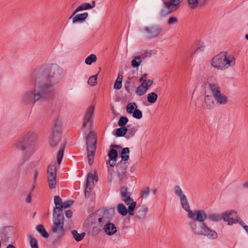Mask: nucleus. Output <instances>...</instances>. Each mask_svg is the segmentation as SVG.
<instances>
[{"mask_svg":"<svg viewBox=\"0 0 248 248\" xmlns=\"http://www.w3.org/2000/svg\"><path fill=\"white\" fill-rule=\"evenodd\" d=\"M62 73L61 68L56 64H51L34 71L32 78L40 100L48 101L54 98L55 95L54 85L60 80Z\"/></svg>","mask_w":248,"mask_h":248,"instance_id":"1","label":"nucleus"},{"mask_svg":"<svg viewBox=\"0 0 248 248\" xmlns=\"http://www.w3.org/2000/svg\"><path fill=\"white\" fill-rule=\"evenodd\" d=\"M54 202L55 206L53 210V226L51 228L52 232L56 233L57 236L54 237L52 241L53 245H58L60 244L61 239L64 235V216L62 213L60 212L61 206L62 204V199L59 196H55Z\"/></svg>","mask_w":248,"mask_h":248,"instance_id":"2","label":"nucleus"},{"mask_svg":"<svg viewBox=\"0 0 248 248\" xmlns=\"http://www.w3.org/2000/svg\"><path fill=\"white\" fill-rule=\"evenodd\" d=\"M122 200L127 205H129L128 209L123 203H119L117 207V211L121 215L125 216L128 213L129 215H134V210L137 205V202H134L131 198V193L127 192V187L124 186L120 189Z\"/></svg>","mask_w":248,"mask_h":248,"instance_id":"3","label":"nucleus"},{"mask_svg":"<svg viewBox=\"0 0 248 248\" xmlns=\"http://www.w3.org/2000/svg\"><path fill=\"white\" fill-rule=\"evenodd\" d=\"M211 63L214 68L224 70L235 65V58L227 52L223 51L215 56L212 59Z\"/></svg>","mask_w":248,"mask_h":248,"instance_id":"4","label":"nucleus"},{"mask_svg":"<svg viewBox=\"0 0 248 248\" xmlns=\"http://www.w3.org/2000/svg\"><path fill=\"white\" fill-rule=\"evenodd\" d=\"M189 225L196 234L206 235L211 239H216L217 237L216 232L211 230L204 222L197 223L192 221L189 223Z\"/></svg>","mask_w":248,"mask_h":248,"instance_id":"5","label":"nucleus"},{"mask_svg":"<svg viewBox=\"0 0 248 248\" xmlns=\"http://www.w3.org/2000/svg\"><path fill=\"white\" fill-rule=\"evenodd\" d=\"M61 121L57 118L51 128V132L48 141L49 145L52 149H56L61 141L62 130Z\"/></svg>","mask_w":248,"mask_h":248,"instance_id":"6","label":"nucleus"},{"mask_svg":"<svg viewBox=\"0 0 248 248\" xmlns=\"http://www.w3.org/2000/svg\"><path fill=\"white\" fill-rule=\"evenodd\" d=\"M162 31V27L158 25H152L140 29V32L144 35V38L147 40H151L158 37Z\"/></svg>","mask_w":248,"mask_h":248,"instance_id":"7","label":"nucleus"},{"mask_svg":"<svg viewBox=\"0 0 248 248\" xmlns=\"http://www.w3.org/2000/svg\"><path fill=\"white\" fill-rule=\"evenodd\" d=\"M32 140V134L29 132L25 136L19 138L16 142L15 146L18 149L21 150L26 155V153L31 146Z\"/></svg>","mask_w":248,"mask_h":248,"instance_id":"8","label":"nucleus"},{"mask_svg":"<svg viewBox=\"0 0 248 248\" xmlns=\"http://www.w3.org/2000/svg\"><path fill=\"white\" fill-rule=\"evenodd\" d=\"M209 89L211 91L214 98L218 104L225 105L228 102V97L221 93L219 86L217 84H209Z\"/></svg>","mask_w":248,"mask_h":248,"instance_id":"9","label":"nucleus"},{"mask_svg":"<svg viewBox=\"0 0 248 248\" xmlns=\"http://www.w3.org/2000/svg\"><path fill=\"white\" fill-rule=\"evenodd\" d=\"M37 93L35 87L33 91L27 92L23 97V101L27 104H34L39 101L40 97Z\"/></svg>","mask_w":248,"mask_h":248,"instance_id":"10","label":"nucleus"},{"mask_svg":"<svg viewBox=\"0 0 248 248\" xmlns=\"http://www.w3.org/2000/svg\"><path fill=\"white\" fill-rule=\"evenodd\" d=\"M188 217L194 221H197L199 223H203L207 218V215L203 210H195L193 212L190 211L188 213Z\"/></svg>","mask_w":248,"mask_h":248,"instance_id":"11","label":"nucleus"},{"mask_svg":"<svg viewBox=\"0 0 248 248\" xmlns=\"http://www.w3.org/2000/svg\"><path fill=\"white\" fill-rule=\"evenodd\" d=\"M94 110V107L90 106L87 110L85 117L83 126L84 128H90L93 123V117Z\"/></svg>","mask_w":248,"mask_h":248,"instance_id":"12","label":"nucleus"},{"mask_svg":"<svg viewBox=\"0 0 248 248\" xmlns=\"http://www.w3.org/2000/svg\"><path fill=\"white\" fill-rule=\"evenodd\" d=\"M15 229L13 227L10 226L3 227L0 232L1 240L3 242L9 241Z\"/></svg>","mask_w":248,"mask_h":248,"instance_id":"13","label":"nucleus"},{"mask_svg":"<svg viewBox=\"0 0 248 248\" xmlns=\"http://www.w3.org/2000/svg\"><path fill=\"white\" fill-rule=\"evenodd\" d=\"M95 179L96 181L98 180L97 176H93V175L91 172H89L87 175V177L86 179L84 194L85 197H89L90 196V193L91 192V183L92 182L93 185V180Z\"/></svg>","mask_w":248,"mask_h":248,"instance_id":"14","label":"nucleus"},{"mask_svg":"<svg viewBox=\"0 0 248 248\" xmlns=\"http://www.w3.org/2000/svg\"><path fill=\"white\" fill-rule=\"evenodd\" d=\"M95 6V1L94 0L92 1V4L87 2L83 3L76 9V10L72 13V14L69 18H71L77 13L78 12L91 9Z\"/></svg>","mask_w":248,"mask_h":248,"instance_id":"15","label":"nucleus"},{"mask_svg":"<svg viewBox=\"0 0 248 248\" xmlns=\"http://www.w3.org/2000/svg\"><path fill=\"white\" fill-rule=\"evenodd\" d=\"M183 0H170V1L165 2L166 7L169 10L168 13L170 14L172 12L176 11L179 6L180 4Z\"/></svg>","mask_w":248,"mask_h":248,"instance_id":"16","label":"nucleus"},{"mask_svg":"<svg viewBox=\"0 0 248 248\" xmlns=\"http://www.w3.org/2000/svg\"><path fill=\"white\" fill-rule=\"evenodd\" d=\"M87 148L96 147V138L94 132L90 131L86 137Z\"/></svg>","mask_w":248,"mask_h":248,"instance_id":"17","label":"nucleus"},{"mask_svg":"<svg viewBox=\"0 0 248 248\" xmlns=\"http://www.w3.org/2000/svg\"><path fill=\"white\" fill-rule=\"evenodd\" d=\"M108 156L109 157L108 163L107 162V164L109 163L110 167H113L116 165L115 162L117 160V151L114 149H110L108 153Z\"/></svg>","mask_w":248,"mask_h":248,"instance_id":"18","label":"nucleus"},{"mask_svg":"<svg viewBox=\"0 0 248 248\" xmlns=\"http://www.w3.org/2000/svg\"><path fill=\"white\" fill-rule=\"evenodd\" d=\"M103 230L108 235H112L117 232L116 227L113 223L110 222L105 224V226L103 227Z\"/></svg>","mask_w":248,"mask_h":248,"instance_id":"19","label":"nucleus"},{"mask_svg":"<svg viewBox=\"0 0 248 248\" xmlns=\"http://www.w3.org/2000/svg\"><path fill=\"white\" fill-rule=\"evenodd\" d=\"M148 209L144 205L138 206L136 208V216L137 217L143 219L146 216Z\"/></svg>","mask_w":248,"mask_h":248,"instance_id":"20","label":"nucleus"},{"mask_svg":"<svg viewBox=\"0 0 248 248\" xmlns=\"http://www.w3.org/2000/svg\"><path fill=\"white\" fill-rule=\"evenodd\" d=\"M88 13H84L82 14H79L76 15L74 16L72 19V23L75 24L77 23H82L85 21V20L88 17Z\"/></svg>","mask_w":248,"mask_h":248,"instance_id":"21","label":"nucleus"},{"mask_svg":"<svg viewBox=\"0 0 248 248\" xmlns=\"http://www.w3.org/2000/svg\"><path fill=\"white\" fill-rule=\"evenodd\" d=\"M96 148V147L87 148L88 161L90 166H92L93 163Z\"/></svg>","mask_w":248,"mask_h":248,"instance_id":"22","label":"nucleus"},{"mask_svg":"<svg viewBox=\"0 0 248 248\" xmlns=\"http://www.w3.org/2000/svg\"><path fill=\"white\" fill-rule=\"evenodd\" d=\"M128 162L120 161L116 165V171L120 172H127Z\"/></svg>","mask_w":248,"mask_h":248,"instance_id":"23","label":"nucleus"},{"mask_svg":"<svg viewBox=\"0 0 248 248\" xmlns=\"http://www.w3.org/2000/svg\"><path fill=\"white\" fill-rule=\"evenodd\" d=\"M214 96L213 95H209L206 94V92H205V98L204 101L206 104V108L209 109L212 108L214 106V101L213 100Z\"/></svg>","mask_w":248,"mask_h":248,"instance_id":"24","label":"nucleus"},{"mask_svg":"<svg viewBox=\"0 0 248 248\" xmlns=\"http://www.w3.org/2000/svg\"><path fill=\"white\" fill-rule=\"evenodd\" d=\"M108 213V211L105 210L104 213V215L98 219L99 226H101L102 228H103V226H105V224L110 222V217H108L106 216Z\"/></svg>","mask_w":248,"mask_h":248,"instance_id":"25","label":"nucleus"},{"mask_svg":"<svg viewBox=\"0 0 248 248\" xmlns=\"http://www.w3.org/2000/svg\"><path fill=\"white\" fill-rule=\"evenodd\" d=\"M130 127V125H128L127 127H121L115 129L114 135L117 137H121L125 136L128 131V128Z\"/></svg>","mask_w":248,"mask_h":248,"instance_id":"26","label":"nucleus"},{"mask_svg":"<svg viewBox=\"0 0 248 248\" xmlns=\"http://www.w3.org/2000/svg\"><path fill=\"white\" fill-rule=\"evenodd\" d=\"M180 202L182 207L188 213H189L191 210L190 209V206L188 200L185 195H183L182 197H180Z\"/></svg>","mask_w":248,"mask_h":248,"instance_id":"27","label":"nucleus"},{"mask_svg":"<svg viewBox=\"0 0 248 248\" xmlns=\"http://www.w3.org/2000/svg\"><path fill=\"white\" fill-rule=\"evenodd\" d=\"M65 147V142L61 144L60 149L57 154V161L59 165L61 163L63 156L64 150Z\"/></svg>","mask_w":248,"mask_h":248,"instance_id":"28","label":"nucleus"},{"mask_svg":"<svg viewBox=\"0 0 248 248\" xmlns=\"http://www.w3.org/2000/svg\"><path fill=\"white\" fill-rule=\"evenodd\" d=\"M130 153V150L129 148L125 147L122 149L120 155L122 158L121 161L124 162H126L129 159V154Z\"/></svg>","mask_w":248,"mask_h":248,"instance_id":"29","label":"nucleus"},{"mask_svg":"<svg viewBox=\"0 0 248 248\" xmlns=\"http://www.w3.org/2000/svg\"><path fill=\"white\" fill-rule=\"evenodd\" d=\"M47 177L56 178V167L55 165H50L47 168Z\"/></svg>","mask_w":248,"mask_h":248,"instance_id":"30","label":"nucleus"},{"mask_svg":"<svg viewBox=\"0 0 248 248\" xmlns=\"http://www.w3.org/2000/svg\"><path fill=\"white\" fill-rule=\"evenodd\" d=\"M71 233L77 242H79L82 240L86 234L85 232H82L81 233H78L76 230L72 231Z\"/></svg>","mask_w":248,"mask_h":248,"instance_id":"31","label":"nucleus"},{"mask_svg":"<svg viewBox=\"0 0 248 248\" xmlns=\"http://www.w3.org/2000/svg\"><path fill=\"white\" fill-rule=\"evenodd\" d=\"M138 128L136 126L128 128L127 134L125 136L126 139H129L134 137L138 131Z\"/></svg>","mask_w":248,"mask_h":248,"instance_id":"32","label":"nucleus"},{"mask_svg":"<svg viewBox=\"0 0 248 248\" xmlns=\"http://www.w3.org/2000/svg\"><path fill=\"white\" fill-rule=\"evenodd\" d=\"M37 232L42 235L44 238H46L48 237L49 235L47 232L45 230L44 226L42 224L38 225L36 227Z\"/></svg>","mask_w":248,"mask_h":248,"instance_id":"33","label":"nucleus"},{"mask_svg":"<svg viewBox=\"0 0 248 248\" xmlns=\"http://www.w3.org/2000/svg\"><path fill=\"white\" fill-rule=\"evenodd\" d=\"M102 230L103 228H102L101 226L97 225L95 226H93V227L89 230V233L91 235L94 236L98 234Z\"/></svg>","mask_w":248,"mask_h":248,"instance_id":"34","label":"nucleus"},{"mask_svg":"<svg viewBox=\"0 0 248 248\" xmlns=\"http://www.w3.org/2000/svg\"><path fill=\"white\" fill-rule=\"evenodd\" d=\"M137 108H138V106L136 103H128L126 107V110L128 113L132 114Z\"/></svg>","mask_w":248,"mask_h":248,"instance_id":"35","label":"nucleus"},{"mask_svg":"<svg viewBox=\"0 0 248 248\" xmlns=\"http://www.w3.org/2000/svg\"><path fill=\"white\" fill-rule=\"evenodd\" d=\"M148 90L147 87H143L142 85H140L137 88L136 91V93L139 96H142L144 95Z\"/></svg>","mask_w":248,"mask_h":248,"instance_id":"36","label":"nucleus"},{"mask_svg":"<svg viewBox=\"0 0 248 248\" xmlns=\"http://www.w3.org/2000/svg\"><path fill=\"white\" fill-rule=\"evenodd\" d=\"M157 97L158 95L156 93L154 92L151 93L147 95L148 102L150 104H154L156 101Z\"/></svg>","mask_w":248,"mask_h":248,"instance_id":"37","label":"nucleus"},{"mask_svg":"<svg viewBox=\"0 0 248 248\" xmlns=\"http://www.w3.org/2000/svg\"><path fill=\"white\" fill-rule=\"evenodd\" d=\"M142 62L140 56H136L131 61V66L133 68H138Z\"/></svg>","mask_w":248,"mask_h":248,"instance_id":"38","label":"nucleus"},{"mask_svg":"<svg viewBox=\"0 0 248 248\" xmlns=\"http://www.w3.org/2000/svg\"><path fill=\"white\" fill-rule=\"evenodd\" d=\"M207 218L213 222H218L221 220V215L217 214H210L207 215Z\"/></svg>","mask_w":248,"mask_h":248,"instance_id":"39","label":"nucleus"},{"mask_svg":"<svg viewBox=\"0 0 248 248\" xmlns=\"http://www.w3.org/2000/svg\"><path fill=\"white\" fill-rule=\"evenodd\" d=\"M97 57L95 54H91L85 59V63L88 65H91L93 62H96Z\"/></svg>","mask_w":248,"mask_h":248,"instance_id":"40","label":"nucleus"},{"mask_svg":"<svg viewBox=\"0 0 248 248\" xmlns=\"http://www.w3.org/2000/svg\"><path fill=\"white\" fill-rule=\"evenodd\" d=\"M128 122V119L126 116H121L118 122V124L120 127H126L125 125Z\"/></svg>","mask_w":248,"mask_h":248,"instance_id":"41","label":"nucleus"},{"mask_svg":"<svg viewBox=\"0 0 248 248\" xmlns=\"http://www.w3.org/2000/svg\"><path fill=\"white\" fill-rule=\"evenodd\" d=\"M234 211L233 210L227 211L222 213L221 215V219H223L224 221L227 222L229 221V218L231 217L232 213Z\"/></svg>","mask_w":248,"mask_h":248,"instance_id":"42","label":"nucleus"},{"mask_svg":"<svg viewBox=\"0 0 248 248\" xmlns=\"http://www.w3.org/2000/svg\"><path fill=\"white\" fill-rule=\"evenodd\" d=\"M97 75L98 74L91 76L88 80V83L92 86H94L96 85L97 83Z\"/></svg>","mask_w":248,"mask_h":248,"instance_id":"43","label":"nucleus"},{"mask_svg":"<svg viewBox=\"0 0 248 248\" xmlns=\"http://www.w3.org/2000/svg\"><path fill=\"white\" fill-rule=\"evenodd\" d=\"M188 5L190 9H195L199 4L198 0H187Z\"/></svg>","mask_w":248,"mask_h":248,"instance_id":"44","label":"nucleus"},{"mask_svg":"<svg viewBox=\"0 0 248 248\" xmlns=\"http://www.w3.org/2000/svg\"><path fill=\"white\" fill-rule=\"evenodd\" d=\"M117 175L119 179L120 182L121 183L126 181L128 178L126 172H117Z\"/></svg>","mask_w":248,"mask_h":248,"instance_id":"45","label":"nucleus"},{"mask_svg":"<svg viewBox=\"0 0 248 248\" xmlns=\"http://www.w3.org/2000/svg\"><path fill=\"white\" fill-rule=\"evenodd\" d=\"M122 80L123 76H121V78H119V76L118 77L117 79L115 81L113 88L116 90H119L122 86Z\"/></svg>","mask_w":248,"mask_h":248,"instance_id":"46","label":"nucleus"},{"mask_svg":"<svg viewBox=\"0 0 248 248\" xmlns=\"http://www.w3.org/2000/svg\"><path fill=\"white\" fill-rule=\"evenodd\" d=\"M74 202L73 200H67L66 202H62L61 206L59 213H62L63 208H67L69 207Z\"/></svg>","mask_w":248,"mask_h":248,"instance_id":"47","label":"nucleus"},{"mask_svg":"<svg viewBox=\"0 0 248 248\" xmlns=\"http://www.w3.org/2000/svg\"><path fill=\"white\" fill-rule=\"evenodd\" d=\"M29 237L30 238V244L31 248H39L36 239L33 238L31 235H30Z\"/></svg>","mask_w":248,"mask_h":248,"instance_id":"48","label":"nucleus"},{"mask_svg":"<svg viewBox=\"0 0 248 248\" xmlns=\"http://www.w3.org/2000/svg\"><path fill=\"white\" fill-rule=\"evenodd\" d=\"M56 178H49L47 177V181L49 187L50 189H54L56 186Z\"/></svg>","mask_w":248,"mask_h":248,"instance_id":"49","label":"nucleus"},{"mask_svg":"<svg viewBox=\"0 0 248 248\" xmlns=\"http://www.w3.org/2000/svg\"><path fill=\"white\" fill-rule=\"evenodd\" d=\"M132 114L133 117L137 119H140L142 117L141 111L138 108Z\"/></svg>","mask_w":248,"mask_h":248,"instance_id":"50","label":"nucleus"},{"mask_svg":"<svg viewBox=\"0 0 248 248\" xmlns=\"http://www.w3.org/2000/svg\"><path fill=\"white\" fill-rule=\"evenodd\" d=\"M131 78H128V79L126 80L124 83V86L125 90L128 93H131V91L130 89V87L131 86Z\"/></svg>","mask_w":248,"mask_h":248,"instance_id":"51","label":"nucleus"},{"mask_svg":"<svg viewBox=\"0 0 248 248\" xmlns=\"http://www.w3.org/2000/svg\"><path fill=\"white\" fill-rule=\"evenodd\" d=\"M174 193L175 194L179 196L180 198L182 197L183 195H185L183 193V191L181 189L180 187L178 185H176L174 187Z\"/></svg>","mask_w":248,"mask_h":248,"instance_id":"52","label":"nucleus"},{"mask_svg":"<svg viewBox=\"0 0 248 248\" xmlns=\"http://www.w3.org/2000/svg\"><path fill=\"white\" fill-rule=\"evenodd\" d=\"M150 192V187H145L143 189H142L141 192H140V197L143 198V197H147L149 193Z\"/></svg>","mask_w":248,"mask_h":248,"instance_id":"53","label":"nucleus"},{"mask_svg":"<svg viewBox=\"0 0 248 248\" xmlns=\"http://www.w3.org/2000/svg\"><path fill=\"white\" fill-rule=\"evenodd\" d=\"M178 21V19L177 17L174 16H170L167 21V24L168 25L174 24L177 23Z\"/></svg>","mask_w":248,"mask_h":248,"instance_id":"54","label":"nucleus"},{"mask_svg":"<svg viewBox=\"0 0 248 248\" xmlns=\"http://www.w3.org/2000/svg\"><path fill=\"white\" fill-rule=\"evenodd\" d=\"M227 222L228 225H232L233 224L238 223V221L236 219H234L233 217H230L229 219V221H228Z\"/></svg>","mask_w":248,"mask_h":248,"instance_id":"55","label":"nucleus"},{"mask_svg":"<svg viewBox=\"0 0 248 248\" xmlns=\"http://www.w3.org/2000/svg\"><path fill=\"white\" fill-rule=\"evenodd\" d=\"M65 215L67 218H70L72 217V212L70 210H67L65 212Z\"/></svg>","mask_w":248,"mask_h":248,"instance_id":"56","label":"nucleus"},{"mask_svg":"<svg viewBox=\"0 0 248 248\" xmlns=\"http://www.w3.org/2000/svg\"><path fill=\"white\" fill-rule=\"evenodd\" d=\"M204 46H199L197 49H196V50H195L194 53H195L196 52L203 51L204 50Z\"/></svg>","mask_w":248,"mask_h":248,"instance_id":"57","label":"nucleus"},{"mask_svg":"<svg viewBox=\"0 0 248 248\" xmlns=\"http://www.w3.org/2000/svg\"><path fill=\"white\" fill-rule=\"evenodd\" d=\"M147 86H146V87H148V89H149V88L152 86V85L153 84V81L151 79H148V80H147Z\"/></svg>","mask_w":248,"mask_h":248,"instance_id":"58","label":"nucleus"},{"mask_svg":"<svg viewBox=\"0 0 248 248\" xmlns=\"http://www.w3.org/2000/svg\"><path fill=\"white\" fill-rule=\"evenodd\" d=\"M31 195L30 193L27 196V198L26 199V201L27 202L30 203L31 202Z\"/></svg>","mask_w":248,"mask_h":248,"instance_id":"59","label":"nucleus"},{"mask_svg":"<svg viewBox=\"0 0 248 248\" xmlns=\"http://www.w3.org/2000/svg\"><path fill=\"white\" fill-rule=\"evenodd\" d=\"M38 175V172L37 170H35L33 174V180L35 182Z\"/></svg>","mask_w":248,"mask_h":248,"instance_id":"60","label":"nucleus"},{"mask_svg":"<svg viewBox=\"0 0 248 248\" xmlns=\"http://www.w3.org/2000/svg\"><path fill=\"white\" fill-rule=\"evenodd\" d=\"M151 55V53H149V55H145V54H141V56H140L141 57V60H143L146 57H150Z\"/></svg>","mask_w":248,"mask_h":248,"instance_id":"61","label":"nucleus"},{"mask_svg":"<svg viewBox=\"0 0 248 248\" xmlns=\"http://www.w3.org/2000/svg\"><path fill=\"white\" fill-rule=\"evenodd\" d=\"M239 224L244 228V226H247V225L245 224V222L241 220L239 222H238Z\"/></svg>","mask_w":248,"mask_h":248,"instance_id":"62","label":"nucleus"},{"mask_svg":"<svg viewBox=\"0 0 248 248\" xmlns=\"http://www.w3.org/2000/svg\"><path fill=\"white\" fill-rule=\"evenodd\" d=\"M140 85H142L143 87H146L147 86V80H144L142 82Z\"/></svg>","mask_w":248,"mask_h":248,"instance_id":"63","label":"nucleus"},{"mask_svg":"<svg viewBox=\"0 0 248 248\" xmlns=\"http://www.w3.org/2000/svg\"><path fill=\"white\" fill-rule=\"evenodd\" d=\"M242 186L244 188H248V181L243 183Z\"/></svg>","mask_w":248,"mask_h":248,"instance_id":"64","label":"nucleus"}]
</instances>
